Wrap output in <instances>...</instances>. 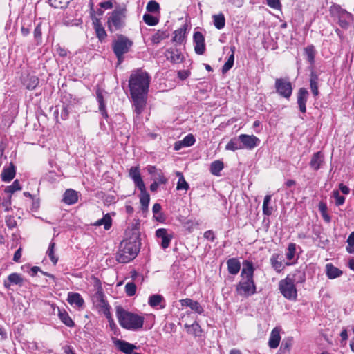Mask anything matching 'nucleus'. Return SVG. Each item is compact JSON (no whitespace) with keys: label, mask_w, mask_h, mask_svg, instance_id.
Here are the masks:
<instances>
[{"label":"nucleus","mask_w":354,"mask_h":354,"mask_svg":"<svg viewBox=\"0 0 354 354\" xmlns=\"http://www.w3.org/2000/svg\"><path fill=\"white\" fill-rule=\"evenodd\" d=\"M254 267L252 263L245 261L241 270V279L236 286V293L241 297H248L256 292V285L253 279Z\"/></svg>","instance_id":"obj_1"},{"label":"nucleus","mask_w":354,"mask_h":354,"mask_svg":"<svg viewBox=\"0 0 354 354\" xmlns=\"http://www.w3.org/2000/svg\"><path fill=\"white\" fill-rule=\"evenodd\" d=\"M149 82L150 77L146 71L142 69L133 71L129 82L131 96L146 95L149 90Z\"/></svg>","instance_id":"obj_2"},{"label":"nucleus","mask_w":354,"mask_h":354,"mask_svg":"<svg viewBox=\"0 0 354 354\" xmlns=\"http://www.w3.org/2000/svg\"><path fill=\"white\" fill-rule=\"evenodd\" d=\"M116 317L120 326L129 330H138L142 328L144 317L125 310L121 306L116 308Z\"/></svg>","instance_id":"obj_3"},{"label":"nucleus","mask_w":354,"mask_h":354,"mask_svg":"<svg viewBox=\"0 0 354 354\" xmlns=\"http://www.w3.org/2000/svg\"><path fill=\"white\" fill-rule=\"evenodd\" d=\"M138 251L139 247L136 239L122 241L116 254V260L120 263H127L136 258Z\"/></svg>","instance_id":"obj_4"},{"label":"nucleus","mask_w":354,"mask_h":354,"mask_svg":"<svg viewBox=\"0 0 354 354\" xmlns=\"http://www.w3.org/2000/svg\"><path fill=\"white\" fill-rule=\"evenodd\" d=\"M330 13L334 19L337 21L340 27L344 29H348L353 21V15L339 5H333L330 8Z\"/></svg>","instance_id":"obj_5"},{"label":"nucleus","mask_w":354,"mask_h":354,"mask_svg":"<svg viewBox=\"0 0 354 354\" xmlns=\"http://www.w3.org/2000/svg\"><path fill=\"white\" fill-rule=\"evenodd\" d=\"M133 42L127 37L119 35L113 43V50L117 57L119 64L123 60L124 54L129 52Z\"/></svg>","instance_id":"obj_6"},{"label":"nucleus","mask_w":354,"mask_h":354,"mask_svg":"<svg viewBox=\"0 0 354 354\" xmlns=\"http://www.w3.org/2000/svg\"><path fill=\"white\" fill-rule=\"evenodd\" d=\"M296 279L288 276L279 281V288L282 295L287 299L296 300L297 291L295 285Z\"/></svg>","instance_id":"obj_7"},{"label":"nucleus","mask_w":354,"mask_h":354,"mask_svg":"<svg viewBox=\"0 0 354 354\" xmlns=\"http://www.w3.org/2000/svg\"><path fill=\"white\" fill-rule=\"evenodd\" d=\"M274 88L277 94L286 99H289L292 93V86L290 82L286 78H277Z\"/></svg>","instance_id":"obj_8"},{"label":"nucleus","mask_w":354,"mask_h":354,"mask_svg":"<svg viewBox=\"0 0 354 354\" xmlns=\"http://www.w3.org/2000/svg\"><path fill=\"white\" fill-rule=\"evenodd\" d=\"M124 13L123 10H115L108 19V27L111 32L117 30L124 25Z\"/></svg>","instance_id":"obj_9"},{"label":"nucleus","mask_w":354,"mask_h":354,"mask_svg":"<svg viewBox=\"0 0 354 354\" xmlns=\"http://www.w3.org/2000/svg\"><path fill=\"white\" fill-rule=\"evenodd\" d=\"M240 139L243 149L249 150L257 147L260 143V140L254 135L241 134Z\"/></svg>","instance_id":"obj_10"},{"label":"nucleus","mask_w":354,"mask_h":354,"mask_svg":"<svg viewBox=\"0 0 354 354\" xmlns=\"http://www.w3.org/2000/svg\"><path fill=\"white\" fill-rule=\"evenodd\" d=\"M156 235L158 238L161 239V247L163 249L167 248L173 239V235L168 233L167 230L165 228L158 229L156 232Z\"/></svg>","instance_id":"obj_11"},{"label":"nucleus","mask_w":354,"mask_h":354,"mask_svg":"<svg viewBox=\"0 0 354 354\" xmlns=\"http://www.w3.org/2000/svg\"><path fill=\"white\" fill-rule=\"evenodd\" d=\"M165 55L167 59L174 64L181 63L184 59V57L181 52L176 48H170L167 49Z\"/></svg>","instance_id":"obj_12"},{"label":"nucleus","mask_w":354,"mask_h":354,"mask_svg":"<svg viewBox=\"0 0 354 354\" xmlns=\"http://www.w3.org/2000/svg\"><path fill=\"white\" fill-rule=\"evenodd\" d=\"M270 264L277 272H281L285 266H290V263H283V256L279 254H273L270 257Z\"/></svg>","instance_id":"obj_13"},{"label":"nucleus","mask_w":354,"mask_h":354,"mask_svg":"<svg viewBox=\"0 0 354 354\" xmlns=\"http://www.w3.org/2000/svg\"><path fill=\"white\" fill-rule=\"evenodd\" d=\"M194 41L195 43V52L198 55H203L205 50V39L203 34L200 32H194Z\"/></svg>","instance_id":"obj_14"},{"label":"nucleus","mask_w":354,"mask_h":354,"mask_svg":"<svg viewBox=\"0 0 354 354\" xmlns=\"http://www.w3.org/2000/svg\"><path fill=\"white\" fill-rule=\"evenodd\" d=\"M308 91L305 88H301L297 93V104L299 110L302 113H306V104L308 98Z\"/></svg>","instance_id":"obj_15"},{"label":"nucleus","mask_w":354,"mask_h":354,"mask_svg":"<svg viewBox=\"0 0 354 354\" xmlns=\"http://www.w3.org/2000/svg\"><path fill=\"white\" fill-rule=\"evenodd\" d=\"M129 176L133 180L136 187L144 189L145 183L141 178L140 169L138 167H132L129 170Z\"/></svg>","instance_id":"obj_16"},{"label":"nucleus","mask_w":354,"mask_h":354,"mask_svg":"<svg viewBox=\"0 0 354 354\" xmlns=\"http://www.w3.org/2000/svg\"><path fill=\"white\" fill-rule=\"evenodd\" d=\"M182 306H187L189 307L192 310L195 311L198 314H202L203 313V308L200 305L198 301H194L191 299H184L180 301Z\"/></svg>","instance_id":"obj_17"},{"label":"nucleus","mask_w":354,"mask_h":354,"mask_svg":"<svg viewBox=\"0 0 354 354\" xmlns=\"http://www.w3.org/2000/svg\"><path fill=\"white\" fill-rule=\"evenodd\" d=\"M281 340L280 328L275 327L273 328L270 333L268 341V345L271 348H276L278 347Z\"/></svg>","instance_id":"obj_18"},{"label":"nucleus","mask_w":354,"mask_h":354,"mask_svg":"<svg viewBox=\"0 0 354 354\" xmlns=\"http://www.w3.org/2000/svg\"><path fill=\"white\" fill-rule=\"evenodd\" d=\"M324 162V155L322 152L315 153L310 160V167L315 171H317Z\"/></svg>","instance_id":"obj_19"},{"label":"nucleus","mask_w":354,"mask_h":354,"mask_svg":"<svg viewBox=\"0 0 354 354\" xmlns=\"http://www.w3.org/2000/svg\"><path fill=\"white\" fill-rule=\"evenodd\" d=\"M78 200L77 192L68 189L66 190L63 196V202L68 205H72L75 203Z\"/></svg>","instance_id":"obj_20"},{"label":"nucleus","mask_w":354,"mask_h":354,"mask_svg":"<svg viewBox=\"0 0 354 354\" xmlns=\"http://www.w3.org/2000/svg\"><path fill=\"white\" fill-rule=\"evenodd\" d=\"M227 270L230 274L235 275L241 269L240 261L236 258H231L227 261Z\"/></svg>","instance_id":"obj_21"},{"label":"nucleus","mask_w":354,"mask_h":354,"mask_svg":"<svg viewBox=\"0 0 354 354\" xmlns=\"http://www.w3.org/2000/svg\"><path fill=\"white\" fill-rule=\"evenodd\" d=\"M93 28L96 32L97 37L100 41L104 40L106 37L107 35H106V32L104 27L102 26V25L101 24L100 19L97 18H95L93 19Z\"/></svg>","instance_id":"obj_22"},{"label":"nucleus","mask_w":354,"mask_h":354,"mask_svg":"<svg viewBox=\"0 0 354 354\" xmlns=\"http://www.w3.org/2000/svg\"><path fill=\"white\" fill-rule=\"evenodd\" d=\"M118 348L126 354H131L136 346L124 340L118 339L115 342Z\"/></svg>","instance_id":"obj_23"},{"label":"nucleus","mask_w":354,"mask_h":354,"mask_svg":"<svg viewBox=\"0 0 354 354\" xmlns=\"http://www.w3.org/2000/svg\"><path fill=\"white\" fill-rule=\"evenodd\" d=\"M15 176V168L12 163L9 167L5 168L1 173V179L4 182H10Z\"/></svg>","instance_id":"obj_24"},{"label":"nucleus","mask_w":354,"mask_h":354,"mask_svg":"<svg viewBox=\"0 0 354 354\" xmlns=\"http://www.w3.org/2000/svg\"><path fill=\"white\" fill-rule=\"evenodd\" d=\"M145 95H140L138 96H131L135 105V111L138 115L140 114L145 106V100L144 96Z\"/></svg>","instance_id":"obj_25"},{"label":"nucleus","mask_w":354,"mask_h":354,"mask_svg":"<svg viewBox=\"0 0 354 354\" xmlns=\"http://www.w3.org/2000/svg\"><path fill=\"white\" fill-rule=\"evenodd\" d=\"M57 315L63 324L68 327H73L75 325L74 322L72 320L68 313L65 310H61L57 308Z\"/></svg>","instance_id":"obj_26"},{"label":"nucleus","mask_w":354,"mask_h":354,"mask_svg":"<svg viewBox=\"0 0 354 354\" xmlns=\"http://www.w3.org/2000/svg\"><path fill=\"white\" fill-rule=\"evenodd\" d=\"M139 189L140 190V202L141 204V208L142 211H145L148 208L150 196L146 190L145 186L143 189L142 188H139Z\"/></svg>","instance_id":"obj_27"},{"label":"nucleus","mask_w":354,"mask_h":354,"mask_svg":"<svg viewBox=\"0 0 354 354\" xmlns=\"http://www.w3.org/2000/svg\"><path fill=\"white\" fill-rule=\"evenodd\" d=\"M241 144L242 143L241 140L240 139V136H239L238 137H234L232 138L226 145L225 149L233 151L236 150L243 149Z\"/></svg>","instance_id":"obj_28"},{"label":"nucleus","mask_w":354,"mask_h":354,"mask_svg":"<svg viewBox=\"0 0 354 354\" xmlns=\"http://www.w3.org/2000/svg\"><path fill=\"white\" fill-rule=\"evenodd\" d=\"M67 301L71 305H75L77 307H82L84 303L79 293H68Z\"/></svg>","instance_id":"obj_29"},{"label":"nucleus","mask_w":354,"mask_h":354,"mask_svg":"<svg viewBox=\"0 0 354 354\" xmlns=\"http://www.w3.org/2000/svg\"><path fill=\"white\" fill-rule=\"evenodd\" d=\"M326 268V275L329 279H335L342 275V272L331 263H328Z\"/></svg>","instance_id":"obj_30"},{"label":"nucleus","mask_w":354,"mask_h":354,"mask_svg":"<svg viewBox=\"0 0 354 354\" xmlns=\"http://www.w3.org/2000/svg\"><path fill=\"white\" fill-rule=\"evenodd\" d=\"M97 100L99 103V110L101 112L102 115L106 118L108 117L107 112L106 111V105L104 101V97L102 94V91L100 89L96 91Z\"/></svg>","instance_id":"obj_31"},{"label":"nucleus","mask_w":354,"mask_h":354,"mask_svg":"<svg viewBox=\"0 0 354 354\" xmlns=\"http://www.w3.org/2000/svg\"><path fill=\"white\" fill-rule=\"evenodd\" d=\"M112 224V220L109 214H105L102 218L97 221L93 225L95 226L104 225L105 230H108L111 228Z\"/></svg>","instance_id":"obj_32"},{"label":"nucleus","mask_w":354,"mask_h":354,"mask_svg":"<svg viewBox=\"0 0 354 354\" xmlns=\"http://www.w3.org/2000/svg\"><path fill=\"white\" fill-rule=\"evenodd\" d=\"M231 51L232 53L229 56L227 61L225 63V64L222 67V73H227L230 69H231L234 65V50L235 47H231Z\"/></svg>","instance_id":"obj_33"},{"label":"nucleus","mask_w":354,"mask_h":354,"mask_svg":"<svg viewBox=\"0 0 354 354\" xmlns=\"http://www.w3.org/2000/svg\"><path fill=\"white\" fill-rule=\"evenodd\" d=\"M304 53L306 56L307 60L310 62V64H313L315 62V49L313 45L308 46L304 48Z\"/></svg>","instance_id":"obj_34"},{"label":"nucleus","mask_w":354,"mask_h":354,"mask_svg":"<svg viewBox=\"0 0 354 354\" xmlns=\"http://www.w3.org/2000/svg\"><path fill=\"white\" fill-rule=\"evenodd\" d=\"M39 80L35 76H30L26 80L24 84L28 90H34L39 84Z\"/></svg>","instance_id":"obj_35"},{"label":"nucleus","mask_w":354,"mask_h":354,"mask_svg":"<svg viewBox=\"0 0 354 354\" xmlns=\"http://www.w3.org/2000/svg\"><path fill=\"white\" fill-rule=\"evenodd\" d=\"M164 300V298L160 295H153L149 297V304L151 307H156L158 306H160V308H163V306H161L162 301Z\"/></svg>","instance_id":"obj_36"},{"label":"nucleus","mask_w":354,"mask_h":354,"mask_svg":"<svg viewBox=\"0 0 354 354\" xmlns=\"http://www.w3.org/2000/svg\"><path fill=\"white\" fill-rule=\"evenodd\" d=\"M271 201V196L266 195L264 197L263 203V214L266 216H270L272 214L273 209L272 207L269 206V203Z\"/></svg>","instance_id":"obj_37"},{"label":"nucleus","mask_w":354,"mask_h":354,"mask_svg":"<svg viewBox=\"0 0 354 354\" xmlns=\"http://www.w3.org/2000/svg\"><path fill=\"white\" fill-rule=\"evenodd\" d=\"M213 19L214 24L217 29L221 30L224 28L225 19L223 14L214 15H213Z\"/></svg>","instance_id":"obj_38"},{"label":"nucleus","mask_w":354,"mask_h":354,"mask_svg":"<svg viewBox=\"0 0 354 354\" xmlns=\"http://www.w3.org/2000/svg\"><path fill=\"white\" fill-rule=\"evenodd\" d=\"M292 345V338L287 337L285 338L281 345V347L278 351L290 353V351Z\"/></svg>","instance_id":"obj_39"},{"label":"nucleus","mask_w":354,"mask_h":354,"mask_svg":"<svg viewBox=\"0 0 354 354\" xmlns=\"http://www.w3.org/2000/svg\"><path fill=\"white\" fill-rule=\"evenodd\" d=\"M174 34L173 41L181 44L185 37V30L183 28H180L176 30Z\"/></svg>","instance_id":"obj_40"},{"label":"nucleus","mask_w":354,"mask_h":354,"mask_svg":"<svg viewBox=\"0 0 354 354\" xmlns=\"http://www.w3.org/2000/svg\"><path fill=\"white\" fill-rule=\"evenodd\" d=\"M71 0H48L49 4L55 8H65Z\"/></svg>","instance_id":"obj_41"},{"label":"nucleus","mask_w":354,"mask_h":354,"mask_svg":"<svg viewBox=\"0 0 354 354\" xmlns=\"http://www.w3.org/2000/svg\"><path fill=\"white\" fill-rule=\"evenodd\" d=\"M223 169V163L220 160H216L211 164L210 171L212 174L218 176Z\"/></svg>","instance_id":"obj_42"},{"label":"nucleus","mask_w":354,"mask_h":354,"mask_svg":"<svg viewBox=\"0 0 354 354\" xmlns=\"http://www.w3.org/2000/svg\"><path fill=\"white\" fill-rule=\"evenodd\" d=\"M176 174H177V176H179L176 189L178 190H180V189L187 190L189 189V185L185 180L183 174L180 172H177Z\"/></svg>","instance_id":"obj_43"},{"label":"nucleus","mask_w":354,"mask_h":354,"mask_svg":"<svg viewBox=\"0 0 354 354\" xmlns=\"http://www.w3.org/2000/svg\"><path fill=\"white\" fill-rule=\"evenodd\" d=\"M55 243L54 242H50L48 249L47 250V254L54 265H55L58 261V258L55 256Z\"/></svg>","instance_id":"obj_44"},{"label":"nucleus","mask_w":354,"mask_h":354,"mask_svg":"<svg viewBox=\"0 0 354 354\" xmlns=\"http://www.w3.org/2000/svg\"><path fill=\"white\" fill-rule=\"evenodd\" d=\"M143 21L149 26H155L158 23L159 19L156 17L146 13L143 15Z\"/></svg>","instance_id":"obj_45"},{"label":"nucleus","mask_w":354,"mask_h":354,"mask_svg":"<svg viewBox=\"0 0 354 354\" xmlns=\"http://www.w3.org/2000/svg\"><path fill=\"white\" fill-rule=\"evenodd\" d=\"M147 10L149 12L159 13L160 12V5L156 1H150L147 3Z\"/></svg>","instance_id":"obj_46"},{"label":"nucleus","mask_w":354,"mask_h":354,"mask_svg":"<svg viewBox=\"0 0 354 354\" xmlns=\"http://www.w3.org/2000/svg\"><path fill=\"white\" fill-rule=\"evenodd\" d=\"M168 37V35L165 32L158 31L155 33L151 37V41L153 44H158L162 40L166 39Z\"/></svg>","instance_id":"obj_47"},{"label":"nucleus","mask_w":354,"mask_h":354,"mask_svg":"<svg viewBox=\"0 0 354 354\" xmlns=\"http://www.w3.org/2000/svg\"><path fill=\"white\" fill-rule=\"evenodd\" d=\"M346 251L350 254H354V231L350 234L347 239Z\"/></svg>","instance_id":"obj_48"},{"label":"nucleus","mask_w":354,"mask_h":354,"mask_svg":"<svg viewBox=\"0 0 354 354\" xmlns=\"http://www.w3.org/2000/svg\"><path fill=\"white\" fill-rule=\"evenodd\" d=\"M21 189V187L20 186L19 180H15L11 185L6 187V188L5 189V192L7 193L13 194L16 191H19Z\"/></svg>","instance_id":"obj_49"},{"label":"nucleus","mask_w":354,"mask_h":354,"mask_svg":"<svg viewBox=\"0 0 354 354\" xmlns=\"http://www.w3.org/2000/svg\"><path fill=\"white\" fill-rule=\"evenodd\" d=\"M333 197L335 200V205L337 206L342 205L345 201V198L341 196L338 190H333L332 192Z\"/></svg>","instance_id":"obj_50"},{"label":"nucleus","mask_w":354,"mask_h":354,"mask_svg":"<svg viewBox=\"0 0 354 354\" xmlns=\"http://www.w3.org/2000/svg\"><path fill=\"white\" fill-rule=\"evenodd\" d=\"M8 279L10 283H13V284H20V283H21V282L23 281L21 275L17 273L10 274L8 276Z\"/></svg>","instance_id":"obj_51"},{"label":"nucleus","mask_w":354,"mask_h":354,"mask_svg":"<svg viewBox=\"0 0 354 354\" xmlns=\"http://www.w3.org/2000/svg\"><path fill=\"white\" fill-rule=\"evenodd\" d=\"M136 286L133 282H129L125 285V292L128 296H133L136 294Z\"/></svg>","instance_id":"obj_52"},{"label":"nucleus","mask_w":354,"mask_h":354,"mask_svg":"<svg viewBox=\"0 0 354 354\" xmlns=\"http://www.w3.org/2000/svg\"><path fill=\"white\" fill-rule=\"evenodd\" d=\"M195 141L194 136L192 134H188L181 140V143L185 147H190L194 144Z\"/></svg>","instance_id":"obj_53"},{"label":"nucleus","mask_w":354,"mask_h":354,"mask_svg":"<svg viewBox=\"0 0 354 354\" xmlns=\"http://www.w3.org/2000/svg\"><path fill=\"white\" fill-rule=\"evenodd\" d=\"M296 245L295 243H290L288 246V252L286 253V258L288 260H292L295 254Z\"/></svg>","instance_id":"obj_54"},{"label":"nucleus","mask_w":354,"mask_h":354,"mask_svg":"<svg viewBox=\"0 0 354 354\" xmlns=\"http://www.w3.org/2000/svg\"><path fill=\"white\" fill-rule=\"evenodd\" d=\"M6 224L8 228L12 230L17 226V221L13 216H9L6 217Z\"/></svg>","instance_id":"obj_55"},{"label":"nucleus","mask_w":354,"mask_h":354,"mask_svg":"<svg viewBox=\"0 0 354 354\" xmlns=\"http://www.w3.org/2000/svg\"><path fill=\"white\" fill-rule=\"evenodd\" d=\"M154 181H157L158 184H165L167 182V179L163 176L162 172L158 171L154 176Z\"/></svg>","instance_id":"obj_56"},{"label":"nucleus","mask_w":354,"mask_h":354,"mask_svg":"<svg viewBox=\"0 0 354 354\" xmlns=\"http://www.w3.org/2000/svg\"><path fill=\"white\" fill-rule=\"evenodd\" d=\"M267 4L272 8L280 9L281 7L279 0H266Z\"/></svg>","instance_id":"obj_57"},{"label":"nucleus","mask_w":354,"mask_h":354,"mask_svg":"<svg viewBox=\"0 0 354 354\" xmlns=\"http://www.w3.org/2000/svg\"><path fill=\"white\" fill-rule=\"evenodd\" d=\"M99 6L104 9H111L113 8V3L111 1H106L100 2Z\"/></svg>","instance_id":"obj_58"},{"label":"nucleus","mask_w":354,"mask_h":354,"mask_svg":"<svg viewBox=\"0 0 354 354\" xmlns=\"http://www.w3.org/2000/svg\"><path fill=\"white\" fill-rule=\"evenodd\" d=\"M204 237L208 240H210L211 241H214L215 239L214 234L212 230L206 231L204 233Z\"/></svg>","instance_id":"obj_59"},{"label":"nucleus","mask_w":354,"mask_h":354,"mask_svg":"<svg viewBox=\"0 0 354 354\" xmlns=\"http://www.w3.org/2000/svg\"><path fill=\"white\" fill-rule=\"evenodd\" d=\"M34 37L36 39H40L41 38V25L40 24H38L36 26V28H35Z\"/></svg>","instance_id":"obj_60"},{"label":"nucleus","mask_w":354,"mask_h":354,"mask_svg":"<svg viewBox=\"0 0 354 354\" xmlns=\"http://www.w3.org/2000/svg\"><path fill=\"white\" fill-rule=\"evenodd\" d=\"M310 88H311L313 94L315 96H317L319 95L318 84H317V83H310Z\"/></svg>","instance_id":"obj_61"},{"label":"nucleus","mask_w":354,"mask_h":354,"mask_svg":"<svg viewBox=\"0 0 354 354\" xmlns=\"http://www.w3.org/2000/svg\"><path fill=\"white\" fill-rule=\"evenodd\" d=\"M21 248H19L14 254L13 261L19 262L21 257Z\"/></svg>","instance_id":"obj_62"},{"label":"nucleus","mask_w":354,"mask_h":354,"mask_svg":"<svg viewBox=\"0 0 354 354\" xmlns=\"http://www.w3.org/2000/svg\"><path fill=\"white\" fill-rule=\"evenodd\" d=\"M318 75L314 71H312L310 73V83H317L318 84Z\"/></svg>","instance_id":"obj_63"},{"label":"nucleus","mask_w":354,"mask_h":354,"mask_svg":"<svg viewBox=\"0 0 354 354\" xmlns=\"http://www.w3.org/2000/svg\"><path fill=\"white\" fill-rule=\"evenodd\" d=\"M147 170L149 172V174L153 175L154 176L157 174V173H158L156 167L154 166H151V165L148 166L147 167Z\"/></svg>","instance_id":"obj_64"}]
</instances>
